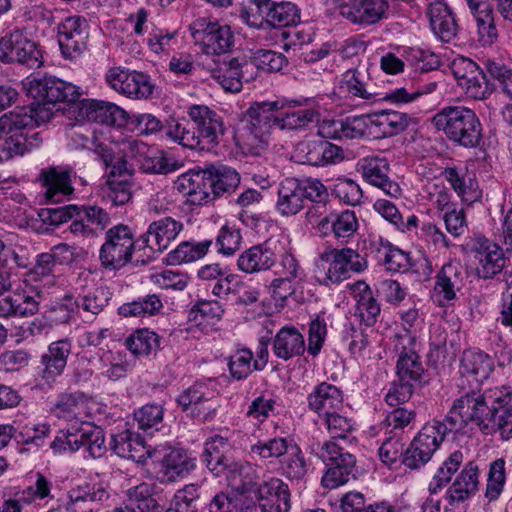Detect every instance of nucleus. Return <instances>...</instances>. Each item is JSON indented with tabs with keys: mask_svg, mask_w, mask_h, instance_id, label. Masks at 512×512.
Here are the masks:
<instances>
[{
	"mask_svg": "<svg viewBox=\"0 0 512 512\" xmlns=\"http://www.w3.org/2000/svg\"><path fill=\"white\" fill-rule=\"evenodd\" d=\"M506 399L509 400L508 392L498 390L497 386L487 388L483 393L468 392L457 398L444 420L437 423L446 434L461 432L469 423H473L486 434L499 431L504 439L501 404Z\"/></svg>",
	"mask_w": 512,
	"mask_h": 512,
	"instance_id": "1",
	"label": "nucleus"
},
{
	"mask_svg": "<svg viewBox=\"0 0 512 512\" xmlns=\"http://www.w3.org/2000/svg\"><path fill=\"white\" fill-rule=\"evenodd\" d=\"M27 94L36 100L29 106L18 107L31 120V129L48 122L59 102H75L81 95L79 87L53 76L31 77L24 82Z\"/></svg>",
	"mask_w": 512,
	"mask_h": 512,
	"instance_id": "2",
	"label": "nucleus"
},
{
	"mask_svg": "<svg viewBox=\"0 0 512 512\" xmlns=\"http://www.w3.org/2000/svg\"><path fill=\"white\" fill-rule=\"evenodd\" d=\"M129 121L128 112L119 105L98 100V156L106 150H112L114 154H130L132 158L144 155L147 151L145 143L132 138H125L121 132Z\"/></svg>",
	"mask_w": 512,
	"mask_h": 512,
	"instance_id": "3",
	"label": "nucleus"
},
{
	"mask_svg": "<svg viewBox=\"0 0 512 512\" xmlns=\"http://www.w3.org/2000/svg\"><path fill=\"white\" fill-rule=\"evenodd\" d=\"M303 102L302 100L280 98L251 104L246 112L247 125L240 136L243 146L252 154H260L268 145L270 129L278 128L281 110L300 107Z\"/></svg>",
	"mask_w": 512,
	"mask_h": 512,
	"instance_id": "4",
	"label": "nucleus"
},
{
	"mask_svg": "<svg viewBox=\"0 0 512 512\" xmlns=\"http://www.w3.org/2000/svg\"><path fill=\"white\" fill-rule=\"evenodd\" d=\"M31 118L18 109L0 117V162L15 156H23L32 149L40 146L42 138L39 132L31 129Z\"/></svg>",
	"mask_w": 512,
	"mask_h": 512,
	"instance_id": "5",
	"label": "nucleus"
},
{
	"mask_svg": "<svg viewBox=\"0 0 512 512\" xmlns=\"http://www.w3.org/2000/svg\"><path fill=\"white\" fill-rule=\"evenodd\" d=\"M434 127L443 131L451 141L467 147H476L482 138V127L476 113L463 106H448L432 117Z\"/></svg>",
	"mask_w": 512,
	"mask_h": 512,
	"instance_id": "6",
	"label": "nucleus"
},
{
	"mask_svg": "<svg viewBox=\"0 0 512 512\" xmlns=\"http://www.w3.org/2000/svg\"><path fill=\"white\" fill-rule=\"evenodd\" d=\"M310 452L328 467L321 480L325 488L334 489L355 478L356 458L338 441L314 442L310 445Z\"/></svg>",
	"mask_w": 512,
	"mask_h": 512,
	"instance_id": "7",
	"label": "nucleus"
},
{
	"mask_svg": "<svg viewBox=\"0 0 512 512\" xmlns=\"http://www.w3.org/2000/svg\"><path fill=\"white\" fill-rule=\"evenodd\" d=\"M105 165V183L101 187L102 200L110 202L113 206H121L132 198L131 172L127 167L126 157L130 154H114L106 150L99 156Z\"/></svg>",
	"mask_w": 512,
	"mask_h": 512,
	"instance_id": "8",
	"label": "nucleus"
},
{
	"mask_svg": "<svg viewBox=\"0 0 512 512\" xmlns=\"http://www.w3.org/2000/svg\"><path fill=\"white\" fill-rule=\"evenodd\" d=\"M94 405L95 402L92 398L86 397L81 391H75L59 395L51 408V412L57 418L66 421L76 420L81 423L79 432L89 441L87 450L91 457H93V444L95 443L93 436L96 427L92 413Z\"/></svg>",
	"mask_w": 512,
	"mask_h": 512,
	"instance_id": "9",
	"label": "nucleus"
},
{
	"mask_svg": "<svg viewBox=\"0 0 512 512\" xmlns=\"http://www.w3.org/2000/svg\"><path fill=\"white\" fill-rule=\"evenodd\" d=\"M321 191L316 178L287 177L278 185L276 209L282 216H294L304 208L309 197Z\"/></svg>",
	"mask_w": 512,
	"mask_h": 512,
	"instance_id": "10",
	"label": "nucleus"
},
{
	"mask_svg": "<svg viewBox=\"0 0 512 512\" xmlns=\"http://www.w3.org/2000/svg\"><path fill=\"white\" fill-rule=\"evenodd\" d=\"M192 38L200 43L202 51L208 55H221L234 45V35L227 25H221L207 18H198L190 25Z\"/></svg>",
	"mask_w": 512,
	"mask_h": 512,
	"instance_id": "11",
	"label": "nucleus"
},
{
	"mask_svg": "<svg viewBox=\"0 0 512 512\" xmlns=\"http://www.w3.org/2000/svg\"><path fill=\"white\" fill-rule=\"evenodd\" d=\"M230 444L227 438L215 435L206 440L202 461L206 467L215 475H226L235 478L242 477L243 473L250 469L249 464L235 461L229 454Z\"/></svg>",
	"mask_w": 512,
	"mask_h": 512,
	"instance_id": "12",
	"label": "nucleus"
},
{
	"mask_svg": "<svg viewBox=\"0 0 512 512\" xmlns=\"http://www.w3.org/2000/svg\"><path fill=\"white\" fill-rule=\"evenodd\" d=\"M134 244L127 226L116 225L107 230L99 255L102 266L110 270L124 266L131 259Z\"/></svg>",
	"mask_w": 512,
	"mask_h": 512,
	"instance_id": "13",
	"label": "nucleus"
},
{
	"mask_svg": "<svg viewBox=\"0 0 512 512\" xmlns=\"http://www.w3.org/2000/svg\"><path fill=\"white\" fill-rule=\"evenodd\" d=\"M446 433L437 421L426 424L405 450L402 464L409 469L424 466L444 440Z\"/></svg>",
	"mask_w": 512,
	"mask_h": 512,
	"instance_id": "14",
	"label": "nucleus"
},
{
	"mask_svg": "<svg viewBox=\"0 0 512 512\" xmlns=\"http://www.w3.org/2000/svg\"><path fill=\"white\" fill-rule=\"evenodd\" d=\"M108 86L130 99H148L154 91V84L148 74L122 67H113L105 74Z\"/></svg>",
	"mask_w": 512,
	"mask_h": 512,
	"instance_id": "15",
	"label": "nucleus"
},
{
	"mask_svg": "<svg viewBox=\"0 0 512 512\" xmlns=\"http://www.w3.org/2000/svg\"><path fill=\"white\" fill-rule=\"evenodd\" d=\"M215 392L207 383L195 382L176 399L182 410L200 421L213 419L216 413Z\"/></svg>",
	"mask_w": 512,
	"mask_h": 512,
	"instance_id": "16",
	"label": "nucleus"
},
{
	"mask_svg": "<svg viewBox=\"0 0 512 512\" xmlns=\"http://www.w3.org/2000/svg\"><path fill=\"white\" fill-rule=\"evenodd\" d=\"M187 114L202 141V150H210L218 145L219 136L225 132L223 118L206 105H192Z\"/></svg>",
	"mask_w": 512,
	"mask_h": 512,
	"instance_id": "17",
	"label": "nucleus"
},
{
	"mask_svg": "<svg viewBox=\"0 0 512 512\" xmlns=\"http://www.w3.org/2000/svg\"><path fill=\"white\" fill-rule=\"evenodd\" d=\"M151 462L157 471L158 479L164 481H175L193 468L184 450L171 447L154 448Z\"/></svg>",
	"mask_w": 512,
	"mask_h": 512,
	"instance_id": "18",
	"label": "nucleus"
},
{
	"mask_svg": "<svg viewBox=\"0 0 512 512\" xmlns=\"http://www.w3.org/2000/svg\"><path fill=\"white\" fill-rule=\"evenodd\" d=\"M296 157L301 163L312 166L337 164L344 159L342 148L327 140H304L298 143Z\"/></svg>",
	"mask_w": 512,
	"mask_h": 512,
	"instance_id": "19",
	"label": "nucleus"
},
{
	"mask_svg": "<svg viewBox=\"0 0 512 512\" xmlns=\"http://www.w3.org/2000/svg\"><path fill=\"white\" fill-rule=\"evenodd\" d=\"M87 23L80 17H68L58 27V43L66 59L78 57L86 48Z\"/></svg>",
	"mask_w": 512,
	"mask_h": 512,
	"instance_id": "20",
	"label": "nucleus"
},
{
	"mask_svg": "<svg viewBox=\"0 0 512 512\" xmlns=\"http://www.w3.org/2000/svg\"><path fill=\"white\" fill-rule=\"evenodd\" d=\"M467 273L459 261L445 263L435 276L434 296L439 305L456 298L465 284Z\"/></svg>",
	"mask_w": 512,
	"mask_h": 512,
	"instance_id": "21",
	"label": "nucleus"
},
{
	"mask_svg": "<svg viewBox=\"0 0 512 512\" xmlns=\"http://www.w3.org/2000/svg\"><path fill=\"white\" fill-rule=\"evenodd\" d=\"M363 178L370 185L382 190L386 195L397 198L401 195L399 184L390 176V165L386 158L370 156L363 158L360 163Z\"/></svg>",
	"mask_w": 512,
	"mask_h": 512,
	"instance_id": "22",
	"label": "nucleus"
},
{
	"mask_svg": "<svg viewBox=\"0 0 512 512\" xmlns=\"http://www.w3.org/2000/svg\"><path fill=\"white\" fill-rule=\"evenodd\" d=\"M183 229V224L172 217H164L150 223L147 231L137 243L152 251L162 252L176 239Z\"/></svg>",
	"mask_w": 512,
	"mask_h": 512,
	"instance_id": "23",
	"label": "nucleus"
},
{
	"mask_svg": "<svg viewBox=\"0 0 512 512\" xmlns=\"http://www.w3.org/2000/svg\"><path fill=\"white\" fill-rule=\"evenodd\" d=\"M479 475L478 465L467 463L445 492L448 504L457 507L474 496L479 489Z\"/></svg>",
	"mask_w": 512,
	"mask_h": 512,
	"instance_id": "24",
	"label": "nucleus"
},
{
	"mask_svg": "<svg viewBox=\"0 0 512 512\" xmlns=\"http://www.w3.org/2000/svg\"><path fill=\"white\" fill-rule=\"evenodd\" d=\"M258 502L262 512H289L290 492L288 485L279 478H270L258 488Z\"/></svg>",
	"mask_w": 512,
	"mask_h": 512,
	"instance_id": "25",
	"label": "nucleus"
},
{
	"mask_svg": "<svg viewBox=\"0 0 512 512\" xmlns=\"http://www.w3.org/2000/svg\"><path fill=\"white\" fill-rule=\"evenodd\" d=\"M258 13L272 27L296 25L300 21V10L292 2L256 0Z\"/></svg>",
	"mask_w": 512,
	"mask_h": 512,
	"instance_id": "26",
	"label": "nucleus"
},
{
	"mask_svg": "<svg viewBox=\"0 0 512 512\" xmlns=\"http://www.w3.org/2000/svg\"><path fill=\"white\" fill-rule=\"evenodd\" d=\"M110 447L118 456L141 464H146L148 459L151 460V452L154 449L147 447L144 439L139 434L129 430L111 435Z\"/></svg>",
	"mask_w": 512,
	"mask_h": 512,
	"instance_id": "27",
	"label": "nucleus"
},
{
	"mask_svg": "<svg viewBox=\"0 0 512 512\" xmlns=\"http://www.w3.org/2000/svg\"><path fill=\"white\" fill-rule=\"evenodd\" d=\"M351 295L355 301L354 315L365 326H373L381 313V305L376 299L370 286L364 281H356L349 285Z\"/></svg>",
	"mask_w": 512,
	"mask_h": 512,
	"instance_id": "28",
	"label": "nucleus"
},
{
	"mask_svg": "<svg viewBox=\"0 0 512 512\" xmlns=\"http://www.w3.org/2000/svg\"><path fill=\"white\" fill-rule=\"evenodd\" d=\"M71 351L72 343L68 338L53 341L48 345L47 351L41 356L42 378L46 382H54L63 374Z\"/></svg>",
	"mask_w": 512,
	"mask_h": 512,
	"instance_id": "29",
	"label": "nucleus"
},
{
	"mask_svg": "<svg viewBox=\"0 0 512 512\" xmlns=\"http://www.w3.org/2000/svg\"><path fill=\"white\" fill-rule=\"evenodd\" d=\"M339 89L342 93L353 99L373 100L376 95L373 91L368 67L361 64L355 68L348 69L341 75Z\"/></svg>",
	"mask_w": 512,
	"mask_h": 512,
	"instance_id": "30",
	"label": "nucleus"
},
{
	"mask_svg": "<svg viewBox=\"0 0 512 512\" xmlns=\"http://www.w3.org/2000/svg\"><path fill=\"white\" fill-rule=\"evenodd\" d=\"M474 258L478 264L475 273L478 278L492 279L505 267L503 250L495 243L485 240L474 250Z\"/></svg>",
	"mask_w": 512,
	"mask_h": 512,
	"instance_id": "31",
	"label": "nucleus"
},
{
	"mask_svg": "<svg viewBox=\"0 0 512 512\" xmlns=\"http://www.w3.org/2000/svg\"><path fill=\"white\" fill-rule=\"evenodd\" d=\"M276 255L268 242L256 244L243 251L237 259V267L244 273L255 274L271 269Z\"/></svg>",
	"mask_w": 512,
	"mask_h": 512,
	"instance_id": "32",
	"label": "nucleus"
},
{
	"mask_svg": "<svg viewBox=\"0 0 512 512\" xmlns=\"http://www.w3.org/2000/svg\"><path fill=\"white\" fill-rule=\"evenodd\" d=\"M343 401L342 391L328 382H321L307 396L309 409L320 416L340 410L343 407Z\"/></svg>",
	"mask_w": 512,
	"mask_h": 512,
	"instance_id": "33",
	"label": "nucleus"
},
{
	"mask_svg": "<svg viewBox=\"0 0 512 512\" xmlns=\"http://www.w3.org/2000/svg\"><path fill=\"white\" fill-rule=\"evenodd\" d=\"M253 69V62H239L237 58L229 61H222L212 70V77L229 92H239L242 89L243 77L245 73Z\"/></svg>",
	"mask_w": 512,
	"mask_h": 512,
	"instance_id": "34",
	"label": "nucleus"
},
{
	"mask_svg": "<svg viewBox=\"0 0 512 512\" xmlns=\"http://www.w3.org/2000/svg\"><path fill=\"white\" fill-rule=\"evenodd\" d=\"M428 16L431 29L440 40L450 42L457 36L458 24L455 14L446 3L442 1L431 3Z\"/></svg>",
	"mask_w": 512,
	"mask_h": 512,
	"instance_id": "35",
	"label": "nucleus"
},
{
	"mask_svg": "<svg viewBox=\"0 0 512 512\" xmlns=\"http://www.w3.org/2000/svg\"><path fill=\"white\" fill-rule=\"evenodd\" d=\"M372 137H390L403 132L409 125L408 114L395 110H382L368 114Z\"/></svg>",
	"mask_w": 512,
	"mask_h": 512,
	"instance_id": "36",
	"label": "nucleus"
},
{
	"mask_svg": "<svg viewBox=\"0 0 512 512\" xmlns=\"http://www.w3.org/2000/svg\"><path fill=\"white\" fill-rule=\"evenodd\" d=\"M273 353L283 360L288 361L300 356L305 351V340L299 330L292 326L282 327L273 339Z\"/></svg>",
	"mask_w": 512,
	"mask_h": 512,
	"instance_id": "37",
	"label": "nucleus"
},
{
	"mask_svg": "<svg viewBox=\"0 0 512 512\" xmlns=\"http://www.w3.org/2000/svg\"><path fill=\"white\" fill-rule=\"evenodd\" d=\"M466 2L475 18L479 41L483 45H492L496 41L498 33L491 4L487 0H466Z\"/></svg>",
	"mask_w": 512,
	"mask_h": 512,
	"instance_id": "38",
	"label": "nucleus"
},
{
	"mask_svg": "<svg viewBox=\"0 0 512 512\" xmlns=\"http://www.w3.org/2000/svg\"><path fill=\"white\" fill-rule=\"evenodd\" d=\"M68 117L74 119L75 122L80 125H89L90 136H84L76 133L81 138V146L83 148H89L88 144L96 141V127L94 122L96 121V102L92 99H85L79 103L72 102L68 109Z\"/></svg>",
	"mask_w": 512,
	"mask_h": 512,
	"instance_id": "39",
	"label": "nucleus"
},
{
	"mask_svg": "<svg viewBox=\"0 0 512 512\" xmlns=\"http://www.w3.org/2000/svg\"><path fill=\"white\" fill-rule=\"evenodd\" d=\"M461 373L473 377L477 382L487 379L494 368L493 359L480 350L468 349L461 358Z\"/></svg>",
	"mask_w": 512,
	"mask_h": 512,
	"instance_id": "40",
	"label": "nucleus"
},
{
	"mask_svg": "<svg viewBox=\"0 0 512 512\" xmlns=\"http://www.w3.org/2000/svg\"><path fill=\"white\" fill-rule=\"evenodd\" d=\"M209 177L211 193L214 200L230 194L233 192L240 183V176L238 172L225 165H212L206 168Z\"/></svg>",
	"mask_w": 512,
	"mask_h": 512,
	"instance_id": "41",
	"label": "nucleus"
},
{
	"mask_svg": "<svg viewBox=\"0 0 512 512\" xmlns=\"http://www.w3.org/2000/svg\"><path fill=\"white\" fill-rule=\"evenodd\" d=\"M306 102V99H301ZM293 107L281 110V117L278 119L280 130L297 131L304 130L312 123H318L321 113L314 108Z\"/></svg>",
	"mask_w": 512,
	"mask_h": 512,
	"instance_id": "42",
	"label": "nucleus"
},
{
	"mask_svg": "<svg viewBox=\"0 0 512 512\" xmlns=\"http://www.w3.org/2000/svg\"><path fill=\"white\" fill-rule=\"evenodd\" d=\"M212 243L209 239L200 242L183 241L168 253V262L171 265H180L200 260L208 253Z\"/></svg>",
	"mask_w": 512,
	"mask_h": 512,
	"instance_id": "43",
	"label": "nucleus"
},
{
	"mask_svg": "<svg viewBox=\"0 0 512 512\" xmlns=\"http://www.w3.org/2000/svg\"><path fill=\"white\" fill-rule=\"evenodd\" d=\"M397 377L401 381H410L417 385L422 382L424 367L420 356L412 349L406 348L399 354L397 360Z\"/></svg>",
	"mask_w": 512,
	"mask_h": 512,
	"instance_id": "44",
	"label": "nucleus"
},
{
	"mask_svg": "<svg viewBox=\"0 0 512 512\" xmlns=\"http://www.w3.org/2000/svg\"><path fill=\"white\" fill-rule=\"evenodd\" d=\"M70 312L65 306H60L50 312L48 316L36 317L22 327L24 337H37L47 335L54 322L66 323L70 320Z\"/></svg>",
	"mask_w": 512,
	"mask_h": 512,
	"instance_id": "45",
	"label": "nucleus"
},
{
	"mask_svg": "<svg viewBox=\"0 0 512 512\" xmlns=\"http://www.w3.org/2000/svg\"><path fill=\"white\" fill-rule=\"evenodd\" d=\"M44 186L46 187V197L52 201H60V197L72 193L70 174L65 170L50 168L42 172Z\"/></svg>",
	"mask_w": 512,
	"mask_h": 512,
	"instance_id": "46",
	"label": "nucleus"
},
{
	"mask_svg": "<svg viewBox=\"0 0 512 512\" xmlns=\"http://www.w3.org/2000/svg\"><path fill=\"white\" fill-rule=\"evenodd\" d=\"M166 135L186 148L202 150V141L197 135L195 126L190 128L188 121L184 118L171 119L167 124Z\"/></svg>",
	"mask_w": 512,
	"mask_h": 512,
	"instance_id": "47",
	"label": "nucleus"
},
{
	"mask_svg": "<svg viewBox=\"0 0 512 512\" xmlns=\"http://www.w3.org/2000/svg\"><path fill=\"white\" fill-rule=\"evenodd\" d=\"M289 450L287 455L280 460L282 473L290 480L300 481L307 475L310 464L297 443Z\"/></svg>",
	"mask_w": 512,
	"mask_h": 512,
	"instance_id": "48",
	"label": "nucleus"
},
{
	"mask_svg": "<svg viewBox=\"0 0 512 512\" xmlns=\"http://www.w3.org/2000/svg\"><path fill=\"white\" fill-rule=\"evenodd\" d=\"M127 507L131 512H161L158 502L152 497L151 487L141 483L127 491Z\"/></svg>",
	"mask_w": 512,
	"mask_h": 512,
	"instance_id": "49",
	"label": "nucleus"
},
{
	"mask_svg": "<svg viewBox=\"0 0 512 512\" xmlns=\"http://www.w3.org/2000/svg\"><path fill=\"white\" fill-rule=\"evenodd\" d=\"M295 443L291 437H274L267 441H258L251 446L250 452L263 460L284 458Z\"/></svg>",
	"mask_w": 512,
	"mask_h": 512,
	"instance_id": "50",
	"label": "nucleus"
},
{
	"mask_svg": "<svg viewBox=\"0 0 512 512\" xmlns=\"http://www.w3.org/2000/svg\"><path fill=\"white\" fill-rule=\"evenodd\" d=\"M463 462L461 451H455L437 469L429 482L428 491L434 495L439 493L452 479V476L459 470Z\"/></svg>",
	"mask_w": 512,
	"mask_h": 512,
	"instance_id": "51",
	"label": "nucleus"
},
{
	"mask_svg": "<svg viewBox=\"0 0 512 512\" xmlns=\"http://www.w3.org/2000/svg\"><path fill=\"white\" fill-rule=\"evenodd\" d=\"M88 445L87 437H82V433L77 429L75 433L64 430L59 431L50 447L55 454L73 453L83 447V456L93 459L95 454L93 453V457L89 456Z\"/></svg>",
	"mask_w": 512,
	"mask_h": 512,
	"instance_id": "52",
	"label": "nucleus"
},
{
	"mask_svg": "<svg viewBox=\"0 0 512 512\" xmlns=\"http://www.w3.org/2000/svg\"><path fill=\"white\" fill-rule=\"evenodd\" d=\"M377 256L379 262L392 272H404L411 267L409 254L393 246L388 241L386 243L381 241V247L377 250Z\"/></svg>",
	"mask_w": 512,
	"mask_h": 512,
	"instance_id": "53",
	"label": "nucleus"
},
{
	"mask_svg": "<svg viewBox=\"0 0 512 512\" xmlns=\"http://www.w3.org/2000/svg\"><path fill=\"white\" fill-rule=\"evenodd\" d=\"M506 483L505 460L498 458L489 465L484 497L487 501H497L504 491Z\"/></svg>",
	"mask_w": 512,
	"mask_h": 512,
	"instance_id": "54",
	"label": "nucleus"
},
{
	"mask_svg": "<svg viewBox=\"0 0 512 512\" xmlns=\"http://www.w3.org/2000/svg\"><path fill=\"white\" fill-rule=\"evenodd\" d=\"M128 350L135 356H146L160 348V337L148 329H140L126 339Z\"/></svg>",
	"mask_w": 512,
	"mask_h": 512,
	"instance_id": "55",
	"label": "nucleus"
},
{
	"mask_svg": "<svg viewBox=\"0 0 512 512\" xmlns=\"http://www.w3.org/2000/svg\"><path fill=\"white\" fill-rule=\"evenodd\" d=\"M320 259L328 264L325 277L321 281L323 285L338 284L349 278L337 248L326 249L321 253Z\"/></svg>",
	"mask_w": 512,
	"mask_h": 512,
	"instance_id": "56",
	"label": "nucleus"
},
{
	"mask_svg": "<svg viewBox=\"0 0 512 512\" xmlns=\"http://www.w3.org/2000/svg\"><path fill=\"white\" fill-rule=\"evenodd\" d=\"M340 140H354L372 137L368 114L340 119Z\"/></svg>",
	"mask_w": 512,
	"mask_h": 512,
	"instance_id": "57",
	"label": "nucleus"
},
{
	"mask_svg": "<svg viewBox=\"0 0 512 512\" xmlns=\"http://www.w3.org/2000/svg\"><path fill=\"white\" fill-rule=\"evenodd\" d=\"M401 56L404 59V65L408 64L421 71L436 69L440 64L439 57L435 53L419 47L405 48Z\"/></svg>",
	"mask_w": 512,
	"mask_h": 512,
	"instance_id": "58",
	"label": "nucleus"
},
{
	"mask_svg": "<svg viewBox=\"0 0 512 512\" xmlns=\"http://www.w3.org/2000/svg\"><path fill=\"white\" fill-rule=\"evenodd\" d=\"M225 309L216 300H199L191 308L189 319L195 322H218L222 319Z\"/></svg>",
	"mask_w": 512,
	"mask_h": 512,
	"instance_id": "59",
	"label": "nucleus"
},
{
	"mask_svg": "<svg viewBox=\"0 0 512 512\" xmlns=\"http://www.w3.org/2000/svg\"><path fill=\"white\" fill-rule=\"evenodd\" d=\"M404 438L402 433L396 432L387 437L378 449L380 460L387 466H392L399 460L402 461L404 451Z\"/></svg>",
	"mask_w": 512,
	"mask_h": 512,
	"instance_id": "60",
	"label": "nucleus"
},
{
	"mask_svg": "<svg viewBox=\"0 0 512 512\" xmlns=\"http://www.w3.org/2000/svg\"><path fill=\"white\" fill-rule=\"evenodd\" d=\"M460 89L468 98L485 100L493 93L494 86L488 81L486 74L481 69L468 81H465Z\"/></svg>",
	"mask_w": 512,
	"mask_h": 512,
	"instance_id": "61",
	"label": "nucleus"
},
{
	"mask_svg": "<svg viewBox=\"0 0 512 512\" xmlns=\"http://www.w3.org/2000/svg\"><path fill=\"white\" fill-rule=\"evenodd\" d=\"M250 501L245 495L237 493H217L209 504L210 512H240Z\"/></svg>",
	"mask_w": 512,
	"mask_h": 512,
	"instance_id": "62",
	"label": "nucleus"
},
{
	"mask_svg": "<svg viewBox=\"0 0 512 512\" xmlns=\"http://www.w3.org/2000/svg\"><path fill=\"white\" fill-rule=\"evenodd\" d=\"M253 358V352L248 348H242L235 351L228 361L231 376L237 380L247 378L254 370Z\"/></svg>",
	"mask_w": 512,
	"mask_h": 512,
	"instance_id": "63",
	"label": "nucleus"
},
{
	"mask_svg": "<svg viewBox=\"0 0 512 512\" xmlns=\"http://www.w3.org/2000/svg\"><path fill=\"white\" fill-rule=\"evenodd\" d=\"M176 36L177 30L154 28L149 33L147 44L149 49L155 54H169L173 49Z\"/></svg>",
	"mask_w": 512,
	"mask_h": 512,
	"instance_id": "64",
	"label": "nucleus"
}]
</instances>
